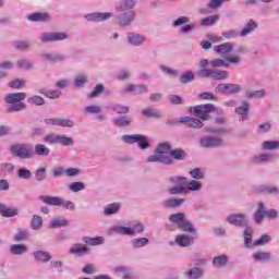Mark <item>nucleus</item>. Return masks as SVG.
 Returning a JSON list of instances; mask_svg holds the SVG:
<instances>
[{"label": "nucleus", "instance_id": "1", "mask_svg": "<svg viewBox=\"0 0 279 279\" xmlns=\"http://www.w3.org/2000/svg\"><path fill=\"white\" fill-rule=\"evenodd\" d=\"M189 111L196 118L183 117L180 119V122L186 123L187 128H194L195 130L204 128V121H210V112L223 114V109L215 107L213 104L190 107Z\"/></svg>", "mask_w": 279, "mask_h": 279}, {"label": "nucleus", "instance_id": "2", "mask_svg": "<svg viewBox=\"0 0 279 279\" xmlns=\"http://www.w3.org/2000/svg\"><path fill=\"white\" fill-rule=\"evenodd\" d=\"M133 8H136V0H121L116 4V12L118 13L116 19L121 27H129L134 23L136 13Z\"/></svg>", "mask_w": 279, "mask_h": 279}, {"label": "nucleus", "instance_id": "3", "mask_svg": "<svg viewBox=\"0 0 279 279\" xmlns=\"http://www.w3.org/2000/svg\"><path fill=\"white\" fill-rule=\"evenodd\" d=\"M147 162H161V165H173L171 159V144L168 142L160 143L154 155L147 158Z\"/></svg>", "mask_w": 279, "mask_h": 279}, {"label": "nucleus", "instance_id": "4", "mask_svg": "<svg viewBox=\"0 0 279 279\" xmlns=\"http://www.w3.org/2000/svg\"><path fill=\"white\" fill-rule=\"evenodd\" d=\"M26 97H27V94L23 92L5 95L4 104L7 105V111L12 113V112H21V110H25L27 106L23 101H25Z\"/></svg>", "mask_w": 279, "mask_h": 279}, {"label": "nucleus", "instance_id": "5", "mask_svg": "<svg viewBox=\"0 0 279 279\" xmlns=\"http://www.w3.org/2000/svg\"><path fill=\"white\" fill-rule=\"evenodd\" d=\"M109 234H121L122 236H135L145 232V226L142 222L135 221L131 227H123L121 225H113L108 229Z\"/></svg>", "mask_w": 279, "mask_h": 279}, {"label": "nucleus", "instance_id": "6", "mask_svg": "<svg viewBox=\"0 0 279 279\" xmlns=\"http://www.w3.org/2000/svg\"><path fill=\"white\" fill-rule=\"evenodd\" d=\"M170 223H173V226H177L179 230H182L183 232H190V234H195L197 232V229L193 226L189 219H186V214L184 213H177L169 216Z\"/></svg>", "mask_w": 279, "mask_h": 279}, {"label": "nucleus", "instance_id": "7", "mask_svg": "<svg viewBox=\"0 0 279 279\" xmlns=\"http://www.w3.org/2000/svg\"><path fill=\"white\" fill-rule=\"evenodd\" d=\"M10 151L14 158H19L20 160H31V158H34V147L26 143L11 145Z\"/></svg>", "mask_w": 279, "mask_h": 279}, {"label": "nucleus", "instance_id": "8", "mask_svg": "<svg viewBox=\"0 0 279 279\" xmlns=\"http://www.w3.org/2000/svg\"><path fill=\"white\" fill-rule=\"evenodd\" d=\"M44 143H48V145H63V147H73L75 145L73 137L57 135L56 133L46 135L44 137Z\"/></svg>", "mask_w": 279, "mask_h": 279}, {"label": "nucleus", "instance_id": "9", "mask_svg": "<svg viewBox=\"0 0 279 279\" xmlns=\"http://www.w3.org/2000/svg\"><path fill=\"white\" fill-rule=\"evenodd\" d=\"M278 219V210L276 209H266L265 203L259 202L257 204V210L254 214L255 223H263V219Z\"/></svg>", "mask_w": 279, "mask_h": 279}, {"label": "nucleus", "instance_id": "10", "mask_svg": "<svg viewBox=\"0 0 279 279\" xmlns=\"http://www.w3.org/2000/svg\"><path fill=\"white\" fill-rule=\"evenodd\" d=\"M122 141L128 145L137 143L140 149H148L149 147V138L143 134L122 135Z\"/></svg>", "mask_w": 279, "mask_h": 279}, {"label": "nucleus", "instance_id": "11", "mask_svg": "<svg viewBox=\"0 0 279 279\" xmlns=\"http://www.w3.org/2000/svg\"><path fill=\"white\" fill-rule=\"evenodd\" d=\"M199 77H213L221 82V80H228L230 73L226 70H215V69H201L198 71Z\"/></svg>", "mask_w": 279, "mask_h": 279}, {"label": "nucleus", "instance_id": "12", "mask_svg": "<svg viewBox=\"0 0 279 279\" xmlns=\"http://www.w3.org/2000/svg\"><path fill=\"white\" fill-rule=\"evenodd\" d=\"M213 69H230V64H241V57H228L227 59H213L209 61Z\"/></svg>", "mask_w": 279, "mask_h": 279}, {"label": "nucleus", "instance_id": "13", "mask_svg": "<svg viewBox=\"0 0 279 279\" xmlns=\"http://www.w3.org/2000/svg\"><path fill=\"white\" fill-rule=\"evenodd\" d=\"M199 146L203 149H216L223 146V138L215 136H203L199 138Z\"/></svg>", "mask_w": 279, "mask_h": 279}, {"label": "nucleus", "instance_id": "14", "mask_svg": "<svg viewBox=\"0 0 279 279\" xmlns=\"http://www.w3.org/2000/svg\"><path fill=\"white\" fill-rule=\"evenodd\" d=\"M241 90V85L232 83H221L215 88V93L221 95H236Z\"/></svg>", "mask_w": 279, "mask_h": 279}, {"label": "nucleus", "instance_id": "15", "mask_svg": "<svg viewBox=\"0 0 279 279\" xmlns=\"http://www.w3.org/2000/svg\"><path fill=\"white\" fill-rule=\"evenodd\" d=\"M145 93H149V87L145 84H129L122 88V95H145Z\"/></svg>", "mask_w": 279, "mask_h": 279}, {"label": "nucleus", "instance_id": "16", "mask_svg": "<svg viewBox=\"0 0 279 279\" xmlns=\"http://www.w3.org/2000/svg\"><path fill=\"white\" fill-rule=\"evenodd\" d=\"M68 38L69 34L63 32L43 33L40 36L41 43H58L60 40H66Z\"/></svg>", "mask_w": 279, "mask_h": 279}, {"label": "nucleus", "instance_id": "17", "mask_svg": "<svg viewBox=\"0 0 279 279\" xmlns=\"http://www.w3.org/2000/svg\"><path fill=\"white\" fill-rule=\"evenodd\" d=\"M145 40H147V36L143 34L134 32L126 34V43L131 47H143V45H145Z\"/></svg>", "mask_w": 279, "mask_h": 279}, {"label": "nucleus", "instance_id": "18", "mask_svg": "<svg viewBox=\"0 0 279 279\" xmlns=\"http://www.w3.org/2000/svg\"><path fill=\"white\" fill-rule=\"evenodd\" d=\"M195 243V238L189 233H181L175 235L174 243H170V245H178L179 247H191Z\"/></svg>", "mask_w": 279, "mask_h": 279}, {"label": "nucleus", "instance_id": "19", "mask_svg": "<svg viewBox=\"0 0 279 279\" xmlns=\"http://www.w3.org/2000/svg\"><path fill=\"white\" fill-rule=\"evenodd\" d=\"M227 221L236 228H243L247 226V217L244 214H231L227 217Z\"/></svg>", "mask_w": 279, "mask_h": 279}, {"label": "nucleus", "instance_id": "20", "mask_svg": "<svg viewBox=\"0 0 279 279\" xmlns=\"http://www.w3.org/2000/svg\"><path fill=\"white\" fill-rule=\"evenodd\" d=\"M86 21H92L94 23H101V21H108L112 19V13L110 12H94L85 15Z\"/></svg>", "mask_w": 279, "mask_h": 279}, {"label": "nucleus", "instance_id": "21", "mask_svg": "<svg viewBox=\"0 0 279 279\" xmlns=\"http://www.w3.org/2000/svg\"><path fill=\"white\" fill-rule=\"evenodd\" d=\"M33 258L37 263H51V253L43 250H37L33 252Z\"/></svg>", "mask_w": 279, "mask_h": 279}, {"label": "nucleus", "instance_id": "22", "mask_svg": "<svg viewBox=\"0 0 279 279\" xmlns=\"http://www.w3.org/2000/svg\"><path fill=\"white\" fill-rule=\"evenodd\" d=\"M258 27V22L254 20H248L242 31L240 32V37L245 38V36H250V34L254 33V31Z\"/></svg>", "mask_w": 279, "mask_h": 279}, {"label": "nucleus", "instance_id": "23", "mask_svg": "<svg viewBox=\"0 0 279 279\" xmlns=\"http://www.w3.org/2000/svg\"><path fill=\"white\" fill-rule=\"evenodd\" d=\"M256 191L265 195H274L279 198V187L275 185H258Z\"/></svg>", "mask_w": 279, "mask_h": 279}, {"label": "nucleus", "instance_id": "24", "mask_svg": "<svg viewBox=\"0 0 279 279\" xmlns=\"http://www.w3.org/2000/svg\"><path fill=\"white\" fill-rule=\"evenodd\" d=\"M28 21L33 23H47V21H51V16L48 13L36 12L28 15Z\"/></svg>", "mask_w": 279, "mask_h": 279}, {"label": "nucleus", "instance_id": "25", "mask_svg": "<svg viewBox=\"0 0 279 279\" xmlns=\"http://www.w3.org/2000/svg\"><path fill=\"white\" fill-rule=\"evenodd\" d=\"M40 202L47 204L48 206H62V197L41 195L39 196Z\"/></svg>", "mask_w": 279, "mask_h": 279}, {"label": "nucleus", "instance_id": "26", "mask_svg": "<svg viewBox=\"0 0 279 279\" xmlns=\"http://www.w3.org/2000/svg\"><path fill=\"white\" fill-rule=\"evenodd\" d=\"M184 278L186 279H201L204 278V269L199 267L190 268L184 272Z\"/></svg>", "mask_w": 279, "mask_h": 279}, {"label": "nucleus", "instance_id": "27", "mask_svg": "<svg viewBox=\"0 0 279 279\" xmlns=\"http://www.w3.org/2000/svg\"><path fill=\"white\" fill-rule=\"evenodd\" d=\"M132 250H141L149 245V239L147 238H134L130 241Z\"/></svg>", "mask_w": 279, "mask_h": 279}, {"label": "nucleus", "instance_id": "28", "mask_svg": "<svg viewBox=\"0 0 279 279\" xmlns=\"http://www.w3.org/2000/svg\"><path fill=\"white\" fill-rule=\"evenodd\" d=\"M235 113L241 117V121H247V114H250V102L243 101L240 107L235 108Z\"/></svg>", "mask_w": 279, "mask_h": 279}, {"label": "nucleus", "instance_id": "29", "mask_svg": "<svg viewBox=\"0 0 279 279\" xmlns=\"http://www.w3.org/2000/svg\"><path fill=\"white\" fill-rule=\"evenodd\" d=\"M274 156L269 153L260 154L257 156H254L252 158L253 165H266V162H271V159Z\"/></svg>", "mask_w": 279, "mask_h": 279}, {"label": "nucleus", "instance_id": "30", "mask_svg": "<svg viewBox=\"0 0 279 279\" xmlns=\"http://www.w3.org/2000/svg\"><path fill=\"white\" fill-rule=\"evenodd\" d=\"M43 60H46L47 62H64V60H66V54H62V53H57V54H52V53H44L41 56Z\"/></svg>", "mask_w": 279, "mask_h": 279}, {"label": "nucleus", "instance_id": "31", "mask_svg": "<svg viewBox=\"0 0 279 279\" xmlns=\"http://www.w3.org/2000/svg\"><path fill=\"white\" fill-rule=\"evenodd\" d=\"M232 49L233 47L231 43H225L214 47V51L219 53V56H228V53H231Z\"/></svg>", "mask_w": 279, "mask_h": 279}, {"label": "nucleus", "instance_id": "32", "mask_svg": "<svg viewBox=\"0 0 279 279\" xmlns=\"http://www.w3.org/2000/svg\"><path fill=\"white\" fill-rule=\"evenodd\" d=\"M34 149V156L47 157L51 154V149L45 144H36Z\"/></svg>", "mask_w": 279, "mask_h": 279}, {"label": "nucleus", "instance_id": "33", "mask_svg": "<svg viewBox=\"0 0 279 279\" xmlns=\"http://www.w3.org/2000/svg\"><path fill=\"white\" fill-rule=\"evenodd\" d=\"M83 242L86 243V245H90L92 247H95L97 245H104L106 243V239L104 236H84Z\"/></svg>", "mask_w": 279, "mask_h": 279}, {"label": "nucleus", "instance_id": "34", "mask_svg": "<svg viewBox=\"0 0 279 279\" xmlns=\"http://www.w3.org/2000/svg\"><path fill=\"white\" fill-rule=\"evenodd\" d=\"M112 123L113 125H116V128H128V125L132 123V118L128 116H121V117L114 118L112 120Z\"/></svg>", "mask_w": 279, "mask_h": 279}, {"label": "nucleus", "instance_id": "35", "mask_svg": "<svg viewBox=\"0 0 279 279\" xmlns=\"http://www.w3.org/2000/svg\"><path fill=\"white\" fill-rule=\"evenodd\" d=\"M10 253L13 256H23V254H27V246L25 244H13L10 246Z\"/></svg>", "mask_w": 279, "mask_h": 279}, {"label": "nucleus", "instance_id": "36", "mask_svg": "<svg viewBox=\"0 0 279 279\" xmlns=\"http://www.w3.org/2000/svg\"><path fill=\"white\" fill-rule=\"evenodd\" d=\"M228 255H220L216 256L213 259V266L216 267L217 269H223L228 265Z\"/></svg>", "mask_w": 279, "mask_h": 279}, {"label": "nucleus", "instance_id": "37", "mask_svg": "<svg viewBox=\"0 0 279 279\" xmlns=\"http://www.w3.org/2000/svg\"><path fill=\"white\" fill-rule=\"evenodd\" d=\"M121 210V204L119 203H112L107 205L104 208V215H106L107 217H110L112 215H117V213H119Z\"/></svg>", "mask_w": 279, "mask_h": 279}, {"label": "nucleus", "instance_id": "38", "mask_svg": "<svg viewBox=\"0 0 279 279\" xmlns=\"http://www.w3.org/2000/svg\"><path fill=\"white\" fill-rule=\"evenodd\" d=\"M186 199L184 198H170L163 201L162 205L165 208H179V206H182Z\"/></svg>", "mask_w": 279, "mask_h": 279}, {"label": "nucleus", "instance_id": "39", "mask_svg": "<svg viewBox=\"0 0 279 279\" xmlns=\"http://www.w3.org/2000/svg\"><path fill=\"white\" fill-rule=\"evenodd\" d=\"M74 86L75 88H84L86 84H88V75L84 73H80L74 77Z\"/></svg>", "mask_w": 279, "mask_h": 279}, {"label": "nucleus", "instance_id": "40", "mask_svg": "<svg viewBox=\"0 0 279 279\" xmlns=\"http://www.w3.org/2000/svg\"><path fill=\"white\" fill-rule=\"evenodd\" d=\"M88 252V246L83 245V244H74L70 248V254H74L75 256H83Z\"/></svg>", "mask_w": 279, "mask_h": 279}, {"label": "nucleus", "instance_id": "41", "mask_svg": "<svg viewBox=\"0 0 279 279\" xmlns=\"http://www.w3.org/2000/svg\"><path fill=\"white\" fill-rule=\"evenodd\" d=\"M186 190V194L189 195L191 192L195 193L197 191H202V182L196 181V180H192L190 182L186 183L185 186Z\"/></svg>", "mask_w": 279, "mask_h": 279}, {"label": "nucleus", "instance_id": "42", "mask_svg": "<svg viewBox=\"0 0 279 279\" xmlns=\"http://www.w3.org/2000/svg\"><path fill=\"white\" fill-rule=\"evenodd\" d=\"M263 151H274L279 149V141H265L262 143Z\"/></svg>", "mask_w": 279, "mask_h": 279}, {"label": "nucleus", "instance_id": "43", "mask_svg": "<svg viewBox=\"0 0 279 279\" xmlns=\"http://www.w3.org/2000/svg\"><path fill=\"white\" fill-rule=\"evenodd\" d=\"M252 234H253L252 228L246 227L244 229V245H245V247H256V245H254V242L252 241Z\"/></svg>", "mask_w": 279, "mask_h": 279}, {"label": "nucleus", "instance_id": "44", "mask_svg": "<svg viewBox=\"0 0 279 279\" xmlns=\"http://www.w3.org/2000/svg\"><path fill=\"white\" fill-rule=\"evenodd\" d=\"M267 95V93L265 92V89H259V90H246L245 92V97L247 99H263V97H265Z\"/></svg>", "mask_w": 279, "mask_h": 279}, {"label": "nucleus", "instance_id": "45", "mask_svg": "<svg viewBox=\"0 0 279 279\" xmlns=\"http://www.w3.org/2000/svg\"><path fill=\"white\" fill-rule=\"evenodd\" d=\"M32 230H41L43 229V217L34 215L31 220Z\"/></svg>", "mask_w": 279, "mask_h": 279}, {"label": "nucleus", "instance_id": "46", "mask_svg": "<svg viewBox=\"0 0 279 279\" xmlns=\"http://www.w3.org/2000/svg\"><path fill=\"white\" fill-rule=\"evenodd\" d=\"M40 94L48 99H60L62 97V92L60 90H40Z\"/></svg>", "mask_w": 279, "mask_h": 279}, {"label": "nucleus", "instance_id": "47", "mask_svg": "<svg viewBox=\"0 0 279 279\" xmlns=\"http://www.w3.org/2000/svg\"><path fill=\"white\" fill-rule=\"evenodd\" d=\"M27 239H29L28 230L20 229L14 235V241H16L17 243L21 241H27Z\"/></svg>", "mask_w": 279, "mask_h": 279}, {"label": "nucleus", "instance_id": "48", "mask_svg": "<svg viewBox=\"0 0 279 279\" xmlns=\"http://www.w3.org/2000/svg\"><path fill=\"white\" fill-rule=\"evenodd\" d=\"M68 189L72 193H80V191H84L86 189V184H84V182H73L68 186Z\"/></svg>", "mask_w": 279, "mask_h": 279}, {"label": "nucleus", "instance_id": "49", "mask_svg": "<svg viewBox=\"0 0 279 279\" xmlns=\"http://www.w3.org/2000/svg\"><path fill=\"white\" fill-rule=\"evenodd\" d=\"M19 69H22V71H29L31 69H34V63L32 61L26 59H21L16 62Z\"/></svg>", "mask_w": 279, "mask_h": 279}, {"label": "nucleus", "instance_id": "50", "mask_svg": "<svg viewBox=\"0 0 279 279\" xmlns=\"http://www.w3.org/2000/svg\"><path fill=\"white\" fill-rule=\"evenodd\" d=\"M170 158H174V160H185L186 151L182 149H174L170 151Z\"/></svg>", "mask_w": 279, "mask_h": 279}, {"label": "nucleus", "instance_id": "51", "mask_svg": "<svg viewBox=\"0 0 279 279\" xmlns=\"http://www.w3.org/2000/svg\"><path fill=\"white\" fill-rule=\"evenodd\" d=\"M17 178H20V180H32V170L20 168L17 170Z\"/></svg>", "mask_w": 279, "mask_h": 279}, {"label": "nucleus", "instance_id": "52", "mask_svg": "<svg viewBox=\"0 0 279 279\" xmlns=\"http://www.w3.org/2000/svg\"><path fill=\"white\" fill-rule=\"evenodd\" d=\"M221 36L222 38H226V40H232V38H239V36H241V33H239L236 29H229L222 32Z\"/></svg>", "mask_w": 279, "mask_h": 279}, {"label": "nucleus", "instance_id": "53", "mask_svg": "<svg viewBox=\"0 0 279 279\" xmlns=\"http://www.w3.org/2000/svg\"><path fill=\"white\" fill-rule=\"evenodd\" d=\"M170 195H187L186 194V186L184 185H177L169 189Z\"/></svg>", "mask_w": 279, "mask_h": 279}, {"label": "nucleus", "instance_id": "54", "mask_svg": "<svg viewBox=\"0 0 279 279\" xmlns=\"http://www.w3.org/2000/svg\"><path fill=\"white\" fill-rule=\"evenodd\" d=\"M142 113L144 114V117H154L155 119H160V117H162V113L160 111L151 108L143 110Z\"/></svg>", "mask_w": 279, "mask_h": 279}, {"label": "nucleus", "instance_id": "55", "mask_svg": "<svg viewBox=\"0 0 279 279\" xmlns=\"http://www.w3.org/2000/svg\"><path fill=\"white\" fill-rule=\"evenodd\" d=\"M253 258L257 263H265V260H269L270 255H269V253L257 252V253L253 254Z\"/></svg>", "mask_w": 279, "mask_h": 279}, {"label": "nucleus", "instance_id": "56", "mask_svg": "<svg viewBox=\"0 0 279 279\" xmlns=\"http://www.w3.org/2000/svg\"><path fill=\"white\" fill-rule=\"evenodd\" d=\"M217 23V16L209 15L201 21V25L203 27H210V25H215Z\"/></svg>", "mask_w": 279, "mask_h": 279}, {"label": "nucleus", "instance_id": "57", "mask_svg": "<svg viewBox=\"0 0 279 279\" xmlns=\"http://www.w3.org/2000/svg\"><path fill=\"white\" fill-rule=\"evenodd\" d=\"M27 104H33L34 106H45V98L35 95L27 99Z\"/></svg>", "mask_w": 279, "mask_h": 279}, {"label": "nucleus", "instance_id": "58", "mask_svg": "<svg viewBox=\"0 0 279 279\" xmlns=\"http://www.w3.org/2000/svg\"><path fill=\"white\" fill-rule=\"evenodd\" d=\"M35 178L37 182H44V180H47V169L38 168L35 172Z\"/></svg>", "mask_w": 279, "mask_h": 279}, {"label": "nucleus", "instance_id": "59", "mask_svg": "<svg viewBox=\"0 0 279 279\" xmlns=\"http://www.w3.org/2000/svg\"><path fill=\"white\" fill-rule=\"evenodd\" d=\"M271 131V122H264L258 125L257 134H267V132Z\"/></svg>", "mask_w": 279, "mask_h": 279}, {"label": "nucleus", "instance_id": "60", "mask_svg": "<svg viewBox=\"0 0 279 279\" xmlns=\"http://www.w3.org/2000/svg\"><path fill=\"white\" fill-rule=\"evenodd\" d=\"M25 84H26L25 80L17 78V80L11 81L9 83V87L19 90V89L25 87Z\"/></svg>", "mask_w": 279, "mask_h": 279}, {"label": "nucleus", "instance_id": "61", "mask_svg": "<svg viewBox=\"0 0 279 279\" xmlns=\"http://www.w3.org/2000/svg\"><path fill=\"white\" fill-rule=\"evenodd\" d=\"M84 112H86L87 114H100L101 107L97 105H90L85 107Z\"/></svg>", "mask_w": 279, "mask_h": 279}, {"label": "nucleus", "instance_id": "62", "mask_svg": "<svg viewBox=\"0 0 279 279\" xmlns=\"http://www.w3.org/2000/svg\"><path fill=\"white\" fill-rule=\"evenodd\" d=\"M191 178L193 180H204V172H202V169L199 168H194L193 170L190 171Z\"/></svg>", "mask_w": 279, "mask_h": 279}, {"label": "nucleus", "instance_id": "63", "mask_svg": "<svg viewBox=\"0 0 279 279\" xmlns=\"http://www.w3.org/2000/svg\"><path fill=\"white\" fill-rule=\"evenodd\" d=\"M270 241H271V236L268 235V234H264L254 242V245H255V247L258 246V245L259 246L260 245H267V243H269Z\"/></svg>", "mask_w": 279, "mask_h": 279}, {"label": "nucleus", "instance_id": "64", "mask_svg": "<svg viewBox=\"0 0 279 279\" xmlns=\"http://www.w3.org/2000/svg\"><path fill=\"white\" fill-rule=\"evenodd\" d=\"M16 215H19V209L5 206L2 217H16Z\"/></svg>", "mask_w": 279, "mask_h": 279}]
</instances>
